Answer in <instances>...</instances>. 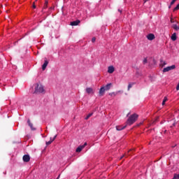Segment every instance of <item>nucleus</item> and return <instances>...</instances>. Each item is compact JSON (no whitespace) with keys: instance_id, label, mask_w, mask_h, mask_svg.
Listing matches in <instances>:
<instances>
[{"instance_id":"4","label":"nucleus","mask_w":179,"mask_h":179,"mask_svg":"<svg viewBox=\"0 0 179 179\" xmlns=\"http://www.w3.org/2000/svg\"><path fill=\"white\" fill-rule=\"evenodd\" d=\"M173 69H176V65H172L171 66H168L163 69V72H169V71H171Z\"/></svg>"},{"instance_id":"2","label":"nucleus","mask_w":179,"mask_h":179,"mask_svg":"<svg viewBox=\"0 0 179 179\" xmlns=\"http://www.w3.org/2000/svg\"><path fill=\"white\" fill-rule=\"evenodd\" d=\"M45 90H44V86H43V85L41 84H36V86L35 87V91L34 93H36V94L38 93H44Z\"/></svg>"},{"instance_id":"35","label":"nucleus","mask_w":179,"mask_h":179,"mask_svg":"<svg viewBox=\"0 0 179 179\" xmlns=\"http://www.w3.org/2000/svg\"><path fill=\"white\" fill-rule=\"evenodd\" d=\"M50 141H52V138H50Z\"/></svg>"},{"instance_id":"25","label":"nucleus","mask_w":179,"mask_h":179,"mask_svg":"<svg viewBox=\"0 0 179 179\" xmlns=\"http://www.w3.org/2000/svg\"><path fill=\"white\" fill-rule=\"evenodd\" d=\"M178 9H179V4H178V5L176 6V7H175V8H173V12H176V10H178Z\"/></svg>"},{"instance_id":"30","label":"nucleus","mask_w":179,"mask_h":179,"mask_svg":"<svg viewBox=\"0 0 179 179\" xmlns=\"http://www.w3.org/2000/svg\"><path fill=\"white\" fill-rule=\"evenodd\" d=\"M33 8H34V9H36V4L34 2L33 3Z\"/></svg>"},{"instance_id":"13","label":"nucleus","mask_w":179,"mask_h":179,"mask_svg":"<svg viewBox=\"0 0 179 179\" xmlns=\"http://www.w3.org/2000/svg\"><path fill=\"white\" fill-rule=\"evenodd\" d=\"M127 128V125L124 126H116L117 131H122V129H125Z\"/></svg>"},{"instance_id":"17","label":"nucleus","mask_w":179,"mask_h":179,"mask_svg":"<svg viewBox=\"0 0 179 179\" xmlns=\"http://www.w3.org/2000/svg\"><path fill=\"white\" fill-rule=\"evenodd\" d=\"M132 150H129L127 153H125L123 156L120 157V159H122L124 157H128L129 156V153H131Z\"/></svg>"},{"instance_id":"3","label":"nucleus","mask_w":179,"mask_h":179,"mask_svg":"<svg viewBox=\"0 0 179 179\" xmlns=\"http://www.w3.org/2000/svg\"><path fill=\"white\" fill-rule=\"evenodd\" d=\"M86 146H87V143H85L84 145H79L76 148V152L77 153H80V152H82V150H83V149H85V148H86Z\"/></svg>"},{"instance_id":"32","label":"nucleus","mask_w":179,"mask_h":179,"mask_svg":"<svg viewBox=\"0 0 179 179\" xmlns=\"http://www.w3.org/2000/svg\"><path fill=\"white\" fill-rule=\"evenodd\" d=\"M148 1H149V0H143L145 3V2H148Z\"/></svg>"},{"instance_id":"8","label":"nucleus","mask_w":179,"mask_h":179,"mask_svg":"<svg viewBox=\"0 0 179 179\" xmlns=\"http://www.w3.org/2000/svg\"><path fill=\"white\" fill-rule=\"evenodd\" d=\"M113 86V84L112 83H108L107 84L105 87H103L105 90V92L106 91H108L110 90V89H111V87Z\"/></svg>"},{"instance_id":"27","label":"nucleus","mask_w":179,"mask_h":179,"mask_svg":"<svg viewBox=\"0 0 179 179\" xmlns=\"http://www.w3.org/2000/svg\"><path fill=\"white\" fill-rule=\"evenodd\" d=\"M110 96H117V93L115 92H111L109 94Z\"/></svg>"},{"instance_id":"23","label":"nucleus","mask_w":179,"mask_h":179,"mask_svg":"<svg viewBox=\"0 0 179 179\" xmlns=\"http://www.w3.org/2000/svg\"><path fill=\"white\" fill-rule=\"evenodd\" d=\"M172 179H179V174L175 173Z\"/></svg>"},{"instance_id":"16","label":"nucleus","mask_w":179,"mask_h":179,"mask_svg":"<svg viewBox=\"0 0 179 179\" xmlns=\"http://www.w3.org/2000/svg\"><path fill=\"white\" fill-rule=\"evenodd\" d=\"M172 41H176L177 40V34L173 33L171 37Z\"/></svg>"},{"instance_id":"7","label":"nucleus","mask_w":179,"mask_h":179,"mask_svg":"<svg viewBox=\"0 0 179 179\" xmlns=\"http://www.w3.org/2000/svg\"><path fill=\"white\" fill-rule=\"evenodd\" d=\"M114 71H115V69L113 66H108V73H113Z\"/></svg>"},{"instance_id":"33","label":"nucleus","mask_w":179,"mask_h":179,"mask_svg":"<svg viewBox=\"0 0 179 179\" xmlns=\"http://www.w3.org/2000/svg\"><path fill=\"white\" fill-rule=\"evenodd\" d=\"M118 12H120L121 13L122 11H121V10L118 9Z\"/></svg>"},{"instance_id":"24","label":"nucleus","mask_w":179,"mask_h":179,"mask_svg":"<svg viewBox=\"0 0 179 179\" xmlns=\"http://www.w3.org/2000/svg\"><path fill=\"white\" fill-rule=\"evenodd\" d=\"M92 115H93V113H89L87 117L85 118V120H89L90 117H92Z\"/></svg>"},{"instance_id":"22","label":"nucleus","mask_w":179,"mask_h":179,"mask_svg":"<svg viewBox=\"0 0 179 179\" xmlns=\"http://www.w3.org/2000/svg\"><path fill=\"white\" fill-rule=\"evenodd\" d=\"M166 101H167V96H165L164 98V100L162 101V106H164L166 104Z\"/></svg>"},{"instance_id":"26","label":"nucleus","mask_w":179,"mask_h":179,"mask_svg":"<svg viewBox=\"0 0 179 179\" xmlns=\"http://www.w3.org/2000/svg\"><path fill=\"white\" fill-rule=\"evenodd\" d=\"M143 64L145 65V64H148V59L145 58L143 61Z\"/></svg>"},{"instance_id":"6","label":"nucleus","mask_w":179,"mask_h":179,"mask_svg":"<svg viewBox=\"0 0 179 179\" xmlns=\"http://www.w3.org/2000/svg\"><path fill=\"white\" fill-rule=\"evenodd\" d=\"M48 66V60H47V58L45 59L44 64L42 65V70L45 71V69Z\"/></svg>"},{"instance_id":"21","label":"nucleus","mask_w":179,"mask_h":179,"mask_svg":"<svg viewBox=\"0 0 179 179\" xmlns=\"http://www.w3.org/2000/svg\"><path fill=\"white\" fill-rule=\"evenodd\" d=\"M159 65L160 66H162V68H163V66H165V65H167V63L163 60H161V64Z\"/></svg>"},{"instance_id":"34","label":"nucleus","mask_w":179,"mask_h":179,"mask_svg":"<svg viewBox=\"0 0 179 179\" xmlns=\"http://www.w3.org/2000/svg\"><path fill=\"white\" fill-rule=\"evenodd\" d=\"M59 176L57 178V179H59Z\"/></svg>"},{"instance_id":"37","label":"nucleus","mask_w":179,"mask_h":179,"mask_svg":"<svg viewBox=\"0 0 179 179\" xmlns=\"http://www.w3.org/2000/svg\"><path fill=\"white\" fill-rule=\"evenodd\" d=\"M9 11L8 10H6V13H8Z\"/></svg>"},{"instance_id":"28","label":"nucleus","mask_w":179,"mask_h":179,"mask_svg":"<svg viewBox=\"0 0 179 179\" xmlns=\"http://www.w3.org/2000/svg\"><path fill=\"white\" fill-rule=\"evenodd\" d=\"M174 3H176V0H172V1L171 2V6L174 5Z\"/></svg>"},{"instance_id":"29","label":"nucleus","mask_w":179,"mask_h":179,"mask_svg":"<svg viewBox=\"0 0 179 179\" xmlns=\"http://www.w3.org/2000/svg\"><path fill=\"white\" fill-rule=\"evenodd\" d=\"M95 41H96V38H95L94 37L92 38V43H94Z\"/></svg>"},{"instance_id":"1","label":"nucleus","mask_w":179,"mask_h":179,"mask_svg":"<svg viewBox=\"0 0 179 179\" xmlns=\"http://www.w3.org/2000/svg\"><path fill=\"white\" fill-rule=\"evenodd\" d=\"M138 120V115L133 114L127 120V124L128 125H132Z\"/></svg>"},{"instance_id":"38","label":"nucleus","mask_w":179,"mask_h":179,"mask_svg":"<svg viewBox=\"0 0 179 179\" xmlns=\"http://www.w3.org/2000/svg\"><path fill=\"white\" fill-rule=\"evenodd\" d=\"M175 1H177V0H175Z\"/></svg>"},{"instance_id":"5","label":"nucleus","mask_w":179,"mask_h":179,"mask_svg":"<svg viewBox=\"0 0 179 179\" xmlns=\"http://www.w3.org/2000/svg\"><path fill=\"white\" fill-rule=\"evenodd\" d=\"M22 160L23 162H24L25 163H29V162H30V155H24L22 157Z\"/></svg>"},{"instance_id":"10","label":"nucleus","mask_w":179,"mask_h":179,"mask_svg":"<svg viewBox=\"0 0 179 179\" xmlns=\"http://www.w3.org/2000/svg\"><path fill=\"white\" fill-rule=\"evenodd\" d=\"M79 23H80V20H77L76 21H73L71 22V26H78V24H79Z\"/></svg>"},{"instance_id":"18","label":"nucleus","mask_w":179,"mask_h":179,"mask_svg":"<svg viewBox=\"0 0 179 179\" xmlns=\"http://www.w3.org/2000/svg\"><path fill=\"white\" fill-rule=\"evenodd\" d=\"M48 6V1H45V3H44V6H43V10H42V12L44 11V9H47Z\"/></svg>"},{"instance_id":"12","label":"nucleus","mask_w":179,"mask_h":179,"mask_svg":"<svg viewBox=\"0 0 179 179\" xmlns=\"http://www.w3.org/2000/svg\"><path fill=\"white\" fill-rule=\"evenodd\" d=\"M27 123H28L29 126L30 127L31 131H36V128H34L33 123H31V122H30V120H27Z\"/></svg>"},{"instance_id":"14","label":"nucleus","mask_w":179,"mask_h":179,"mask_svg":"<svg viewBox=\"0 0 179 179\" xmlns=\"http://www.w3.org/2000/svg\"><path fill=\"white\" fill-rule=\"evenodd\" d=\"M106 90H104L103 87H101L99 90V96H104Z\"/></svg>"},{"instance_id":"31","label":"nucleus","mask_w":179,"mask_h":179,"mask_svg":"<svg viewBox=\"0 0 179 179\" xmlns=\"http://www.w3.org/2000/svg\"><path fill=\"white\" fill-rule=\"evenodd\" d=\"M171 23H174V20H173V18L171 19Z\"/></svg>"},{"instance_id":"20","label":"nucleus","mask_w":179,"mask_h":179,"mask_svg":"<svg viewBox=\"0 0 179 179\" xmlns=\"http://www.w3.org/2000/svg\"><path fill=\"white\" fill-rule=\"evenodd\" d=\"M173 29H174V30H176V31H178L179 30V27L176 24H173V26H172Z\"/></svg>"},{"instance_id":"15","label":"nucleus","mask_w":179,"mask_h":179,"mask_svg":"<svg viewBox=\"0 0 179 179\" xmlns=\"http://www.w3.org/2000/svg\"><path fill=\"white\" fill-rule=\"evenodd\" d=\"M56 138H57V135H55L54 136L52 140H50V141H46V145L48 146V145H51L52 143V142H54V141H55Z\"/></svg>"},{"instance_id":"36","label":"nucleus","mask_w":179,"mask_h":179,"mask_svg":"<svg viewBox=\"0 0 179 179\" xmlns=\"http://www.w3.org/2000/svg\"><path fill=\"white\" fill-rule=\"evenodd\" d=\"M169 8H171V6H169Z\"/></svg>"},{"instance_id":"9","label":"nucleus","mask_w":179,"mask_h":179,"mask_svg":"<svg viewBox=\"0 0 179 179\" xmlns=\"http://www.w3.org/2000/svg\"><path fill=\"white\" fill-rule=\"evenodd\" d=\"M155 34H150L147 36L148 40H150V41H152V40H155Z\"/></svg>"},{"instance_id":"19","label":"nucleus","mask_w":179,"mask_h":179,"mask_svg":"<svg viewBox=\"0 0 179 179\" xmlns=\"http://www.w3.org/2000/svg\"><path fill=\"white\" fill-rule=\"evenodd\" d=\"M134 85H135V83H129L127 90L129 91L131 90V88L132 87V86H134Z\"/></svg>"},{"instance_id":"11","label":"nucleus","mask_w":179,"mask_h":179,"mask_svg":"<svg viewBox=\"0 0 179 179\" xmlns=\"http://www.w3.org/2000/svg\"><path fill=\"white\" fill-rule=\"evenodd\" d=\"M86 92L88 94H93V93H94V92H93V89L92 87H87Z\"/></svg>"}]
</instances>
